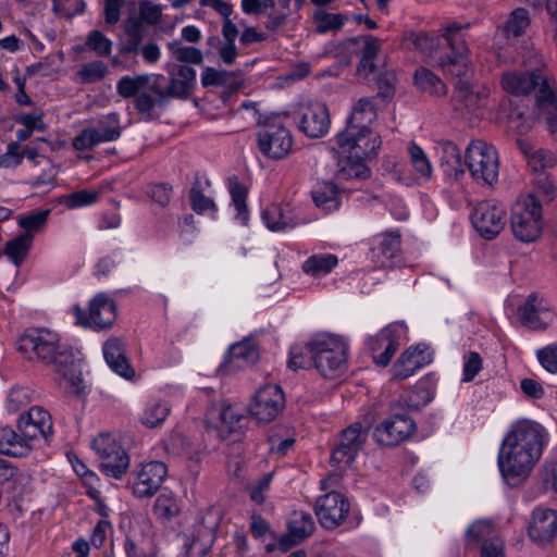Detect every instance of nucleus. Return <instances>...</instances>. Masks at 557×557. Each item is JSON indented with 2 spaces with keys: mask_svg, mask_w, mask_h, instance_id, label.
I'll return each mask as SVG.
<instances>
[{
  "mask_svg": "<svg viewBox=\"0 0 557 557\" xmlns=\"http://www.w3.org/2000/svg\"><path fill=\"white\" fill-rule=\"evenodd\" d=\"M169 82L163 74L151 73L120 78L116 89L121 97H135L136 111L150 119L157 107L165 106L170 99H187L196 86V71L186 64L166 66Z\"/></svg>",
  "mask_w": 557,
  "mask_h": 557,
  "instance_id": "nucleus-1",
  "label": "nucleus"
},
{
  "mask_svg": "<svg viewBox=\"0 0 557 557\" xmlns=\"http://www.w3.org/2000/svg\"><path fill=\"white\" fill-rule=\"evenodd\" d=\"M16 348L27 360L51 368L66 392L78 394L83 389L81 360L71 349L60 346L57 333L44 327H29L18 337Z\"/></svg>",
  "mask_w": 557,
  "mask_h": 557,
  "instance_id": "nucleus-2",
  "label": "nucleus"
},
{
  "mask_svg": "<svg viewBox=\"0 0 557 557\" xmlns=\"http://www.w3.org/2000/svg\"><path fill=\"white\" fill-rule=\"evenodd\" d=\"M547 441L548 434L539 422L523 419L513 423L498 453L503 478L513 484L525 479L540 460Z\"/></svg>",
  "mask_w": 557,
  "mask_h": 557,
  "instance_id": "nucleus-3",
  "label": "nucleus"
},
{
  "mask_svg": "<svg viewBox=\"0 0 557 557\" xmlns=\"http://www.w3.org/2000/svg\"><path fill=\"white\" fill-rule=\"evenodd\" d=\"M462 25L451 23L444 28L443 36L446 38L451 53L438 60L437 64L445 74L459 78L453 100L458 110L472 111L481 106L480 92H474L467 76L470 71L469 49L460 34Z\"/></svg>",
  "mask_w": 557,
  "mask_h": 557,
  "instance_id": "nucleus-4",
  "label": "nucleus"
},
{
  "mask_svg": "<svg viewBox=\"0 0 557 557\" xmlns=\"http://www.w3.org/2000/svg\"><path fill=\"white\" fill-rule=\"evenodd\" d=\"M418 392H410L393 405L394 412L380 422L374 431V441L382 446L393 447L409 440L417 431L416 422L407 412L398 409L418 410L420 403L414 397Z\"/></svg>",
  "mask_w": 557,
  "mask_h": 557,
  "instance_id": "nucleus-5",
  "label": "nucleus"
},
{
  "mask_svg": "<svg viewBox=\"0 0 557 557\" xmlns=\"http://www.w3.org/2000/svg\"><path fill=\"white\" fill-rule=\"evenodd\" d=\"M319 373L325 379H337L347 369L348 346L337 337L329 336L311 342L306 347Z\"/></svg>",
  "mask_w": 557,
  "mask_h": 557,
  "instance_id": "nucleus-6",
  "label": "nucleus"
},
{
  "mask_svg": "<svg viewBox=\"0 0 557 557\" xmlns=\"http://www.w3.org/2000/svg\"><path fill=\"white\" fill-rule=\"evenodd\" d=\"M376 112L374 104L370 98H361L354 106L352 111L347 120V125L336 136L337 145L345 149L351 147L367 148V144H372V140L376 138L372 137L369 125L375 120Z\"/></svg>",
  "mask_w": 557,
  "mask_h": 557,
  "instance_id": "nucleus-7",
  "label": "nucleus"
},
{
  "mask_svg": "<svg viewBox=\"0 0 557 557\" xmlns=\"http://www.w3.org/2000/svg\"><path fill=\"white\" fill-rule=\"evenodd\" d=\"M510 226L513 236L523 243L540 238L543 230L542 205L533 194L520 197L511 209Z\"/></svg>",
  "mask_w": 557,
  "mask_h": 557,
  "instance_id": "nucleus-8",
  "label": "nucleus"
},
{
  "mask_svg": "<svg viewBox=\"0 0 557 557\" xmlns=\"http://www.w3.org/2000/svg\"><path fill=\"white\" fill-rule=\"evenodd\" d=\"M502 86L504 90L515 96H523L532 90H536L540 106L557 102V96L550 85V78L542 69H535L532 72L512 71L504 73Z\"/></svg>",
  "mask_w": 557,
  "mask_h": 557,
  "instance_id": "nucleus-9",
  "label": "nucleus"
},
{
  "mask_svg": "<svg viewBox=\"0 0 557 557\" xmlns=\"http://www.w3.org/2000/svg\"><path fill=\"white\" fill-rule=\"evenodd\" d=\"M466 165L473 180L492 186L498 181L499 159L494 146L484 140H472L466 149Z\"/></svg>",
  "mask_w": 557,
  "mask_h": 557,
  "instance_id": "nucleus-10",
  "label": "nucleus"
},
{
  "mask_svg": "<svg viewBox=\"0 0 557 557\" xmlns=\"http://www.w3.org/2000/svg\"><path fill=\"white\" fill-rule=\"evenodd\" d=\"M406 333V326L401 323H391L375 335H370L364 342L373 362L379 367H387L400 346Z\"/></svg>",
  "mask_w": 557,
  "mask_h": 557,
  "instance_id": "nucleus-11",
  "label": "nucleus"
},
{
  "mask_svg": "<svg viewBox=\"0 0 557 557\" xmlns=\"http://www.w3.org/2000/svg\"><path fill=\"white\" fill-rule=\"evenodd\" d=\"M368 149L361 147H351L345 149L338 146V150L333 148V151L338 154L336 176L338 180H351L367 177L369 168L366 165L363 159L376 153L380 148L381 141L374 138L372 144L366 143Z\"/></svg>",
  "mask_w": 557,
  "mask_h": 557,
  "instance_id": "nucleus-12",
  "label": "nucleus"
},
{
  "mask_svg": "<svg viewBox=\"0 0 557 557\" xmlns=\"http://www.w3.org/2000/svg\"><path fill=\"white\" fill-rule=\"evenodd\" d=\"M126 533L125 552L127 557H154L156 548L150 536V522L143 517H124L121 522Z\"/></svg>",
  "mask_w": 557,
  "mask_h": 557,
  "instance_id": "nucleus-13",
  "label": "nucleus"
},
{
  "mask_svg": "<svg viewBox=\"0 0 557 557\" xmlns=\"http://www.w3.org/2000/svg\"><path fill=\"white\" fill-rule=\"evenodd\" d=\"M471 222L483 238L493 239L505 227L506 209L493 200L481 201L471 213Z\"/></svg>",
  "mask_w": 557,
  "mask_h": 557,
  "instance_id": "nucleus-14",
  "label": "nucleus"
},
{
  "mask_svg": "<svg viewBox=\"0 0 557 557\" xmlns=\"http://www.w3.org/2000/svg\"><path fill=\"white\" fill-rule=\"evenodd\" d=\"M521 324L532 331H545L556 318L549 301L537 293H531L517 308Z\"/></svg>",
  "mask_w": 557,
  "mask_h": 557,
  "instance_id": "nucleus-15",
  "label": "nucleus"
},
{
  "mask_svg": "<svg viewBox=\"0 0 557 557\" xmlns=\"http://www.w3.org/2000/svg\"><path fill=\"white\" fill-rule=\"evenodd\" d=\"M368 438V429L355 422L342 431L339 441L333 449L330 462L332 466H350L357 455L363 449Z\"/></svg>",
  "mask_w": 557,
  "mask_h": 557,
  "instance_id": "nucleus-16",
  "label": "nucleus"
},
{
  "mask_svg": "<svg viewBox=\"0 0 557 557\" xmlns=\"http://www.w3.org/2000/svg\"><path fill=\"white\" fill-rule=\"evenodd\" d=\"M258 147L271 159H283L293 147L290 132L280 122H269L258 132Z\"/></svg>",
  "mask_w": 557,
  "mask_h": 557,
  "instance_id": "nucleus-17",
  "label": "nucleus"
},
{
  "mask_svg": "<svg viewBox=\"0 0 557 557\" xmlns=\"http://www.w3.org/2000/svg\"><path fill=\"white\" fill-rule=\"evenodd\" d=\"M285 406V396L280 385L268 384L258 389L250 405V413L259 422L274 420Z\"/></svg>",
  "mask_w": 557,
  "mask_h": 557,
  "instance_id": "nucleus-18",
  "label": "nucleus"
},
{
  "mask_svg": "<svg viewBox=\"0 0 557 557\" xmlns=\"http://www.w3.org/2000/svg\"><path fill=\"white\" fill-rule=\"evenodd\" d=\"M17 430L24 444H28L32 451L36 441L40 437L47 440L52 434L51 416L44 408L34 406L20 417Z\"/></svg>",
  "mask_w": 557,
  "mask_h": 557,
  "instance_id": "nucleus-19",
  "label": "nucleus"
},
{
  "mask_svg": "<svg viewBox=\"0 0 557 557\" xmlns=\"http://www.w3.org/2000/svg\"><path fill=\"white\" fill-rule=\"evenodd\" d=\"M349 508V503L343 494L330 492L317 499L314 512L323 528L334 530L347 518Z\"/></svg>",
  "mask_w": 557,
  "mask_h": 557,
  "instance_id": "nucleus-20",
  "label": "nucleus"
},
{
  "mask_svg": "<svg viewBox=\"0 0 557 557\" xmlns=\"http://www.w3.org/2000/svg\"><path fill=\"white\" fill-rule=\"evenodd\" d=\"M168 473L165 463L150 461L143 463L133 482V494L137 498H150L161 487Z\"/></svg>",
  "mask_w": 557,
  "mask_h": 557,
  "instance_id": "nucleus-21",
  "label": "nucleus"
},
{
  "mask_svg": "<svg viewBox=\"0 0 557 557\" xmlns=\"http://www.w3.org/2000/svg\"><path fill=\"white\" fill-rule=\"evenodd\" d=\"M299 129L311 138L324 136L331 125V119L327 107L319 101L309 102L301 108L298 117Z\"/></svg>",
  "mask_w": 557,
  "mask_h": 557,
  "instance_id": "nucleus-22",
  "label": "nucleus"
},
{
  "mask_svg": "<svg viewBox=\"0 0 557 557\" xmlns=\"http://www.w3.org/2000/svg\"><path fill=\"white\" fill-rule=\"evenodd\" d=\"M528 533L539 546L553 542L557 535V511L548 508L534 509Z\"/></svg>",
  "mask_w": 557,
  "mask_h": 557,
  "instance_id": "nucleus-23",
  "label": "nucleus"
},
{
  "mask_svg": "<svg viewBox=\"0 0 557 557\" xmlns=\"http://www.w3.org/2000/svg\"><path fill=\"white\" fill-rule=\"evenodd\" d=\"M401 250V234L398 230L377 234L371 239V259L379 268L389 265V262Z\"/></svg>",
  "mask_w": 557,
  "mask_h": 557,
  "instance_id": "nucleus-24",
  "label": "nucleus"
},
{
  "mask_svg": "<svg viewBox=\"0 0 557 557\" xmlns=\"http://www.w3.org/2000/svg\"><path fill=\"white\" fill-rule=\"evenodd\" d=\"M432 352L425 345L419 344L406 349L393 366V376L405 380L422 367L431 363Z\"/></svg>",
  "mask_w": 557,
  "mask_h": 557,
  "instance_id": "nucleus-25",
  "label": "nucleus"
},
{
  "mask_svg": "<svg viewBox=\"0 0 557 557\" xmlns=\"http://www.w3.org/2000/svg\"><path fill=\"white\" fill-rule=\"evenodd\" d=\"M244 416L238 413L231 405H212L206 414L209 428L215 429L221 438L240 428Z\"/></svg>",
  "mask_w": 557,
  "mask_h": 557,
  "instance_id": "nucleus-26",
  "label": "nucleus"
},
{
  "mask_svg": "<svg viewBox=\"0 0 557 557\" xmlns=\"http://www.w3.org/2000/svg\"><path fill=\"white\" fill-rule=\"evenodd\" d=\"M440 166L443 173L455 180H458L465 173L461 151L459 147L450 140H442L436 145Z\"/></svg>",
  "mask_w": 557,
  "mask_h": 557,
  "instance_id": "nucleus-27",
  "label": "nucleus"
},
{
  "mask_svg": "<svg viewBox=\"0 0 557 557\" xmlns=\"http://www.w3.org/2000/svg\"><path fill=\"white\" fill-rule=\"evenodd\" d=\"M104 308V294L98 293L88 305L85 310L78 305H75L72 309L73 315L75 317L76 324L85 327L92 329L95 331H101L104 327V323L101 317Z\"/></svg>",
  "mask_w": 557,
  "mask_h": 557,
  "instance_id": "nucleus-28",
  "label": "nucleus"
},
{
  "mask_svg": "<svg viewBox=\"0 0 557 557\" xmlns=\"http://www.w3.org/2000/svg\"><path fill=\"white\" fill-rule=\"evenodd\" d=\"M129 467L131 458L126 449L115 441L107 444V476L122 480Z\"/></svg>",
  "mask_w": 557,
  "mask_h": 557,
  "instance_id": "nucleus-29",
  "label": "nucleus"
},
{
  "mask_svg": "<svg viewBox=\"0 0 557 557\" xmlns=\"http://www.w3.org/2000/svg\"><path fill=\"white\" fill-rule=\"evenodd\" d=\"M30 453V446L24 444L21 432L9 426L0 428V454L24 457Z\"/></svg>",
  "mask_w": 557,
  "mask_h": 557,
  "instance_id": "nucleus-30",
  "label": "nucleus"
},
{
  "mask_svg": "<svg viewBox=\"0 0 557 557\" xmlns=\"http://www.w3.org/2000/svg\"><path fill=\"white\" fill-rule=\"evenodd\" d=\"M201 85L203 87H223L234 91L240 88L243 82L234 72L206 67L201 74Z\"/></svg>",
  "mask_w": 557,
  "mask_h": 557,
  "instance_id": "nucleus-31",
  "label": "nucleus"
},
{
  "mask_svg": "<svg viewBox=\"0 0 557 557\" xmlns=\"http://www.w3.org/2000/svg\"><path fill=\"white\" fill-rule=\"evenodd\" d=\"M359 44H361V60L359 70L372 72L374 70L373 60L377 52L381 50L382 41L372 35H366L359 38H352L343 46H356Z\"/></svg>",
  "mask_w": 557,
  "mask_h": 557,
  "instance_id": "nucleus-32",
  "label": "nucleus"
},
{
  "mask_svg": "<svg viewBox=\"0 0 557 557\" xmlns=\"http://www.w3.org/2000/svg\"><path fill=\"white\" fill-rule=\"evenodd\" d=\"M209 185V181L201 182L200 178L196 177L189 190L190 207L197 214H214L218 210L214 200L203 193L205 187Z\"/></svg>",
  "mask_w": 557,
  "mask_h": 557,
  "instance_id": "nucleus-33",
  "label": "nucleus"
},
{
  "mask_svg": "<svg viewBox=\"0 0 557 557\" xmlns=\"http://www.w3.org/2000/svg\"><path fill=\"white\" fill-rule=\"evenodd\" d=\"M497 537L494 532L493 524L485 520H479L472 523L465 534V548L474 550L483 543L490 542Z\"/></svg>",
  "mask_w": 557,
  "mask_h": 557,
  "instance_id": "nucleus-34",
  "label": "nucleus"
},
{
  "mask_svg": "<svg viewBox=\"0 0 557 557\" xmlns=\"http://www.w3.org/2000/svg\"><path fill=\"white\" fill-rule=\"evenodd\" d=\"M171 412V406L162 399H153L146 404L140 416V423L148 429L160 426Z\"/></svg>",
  "mask_w": 557,
  "mask_h": 557,
  "instance_id": "nucleus-35",
  "label": "nucleus"
},
{
  "mask_svg": "<svg viewBox=\"0 0 557 557\" xmlns=\"http://www.w3.org/2000/svg\"><path fill=\"white\" fill-rule=\"evenodd\" d=\"M338 264V259L332 253L312 255L302 263V271L312 277H321L329 274Z\"/></svg>",
  "mask_w": 557,
  "mask_h": 557,
  "instance_id": "nucleus-36",
  "label": "nucleus"
},
{
  "mask_svg": "<svg viewBox=\"0 0 557 557\" xmlns=\"http://www.w3.org/2000/svg\"><path fill=\"white\" fill-rule=\"evenodd\" d=\"M259 359V350L251 339H245L230 347L228 360L240 368L253 364Z\"/></svg>",
  "mask_w": 557,
  "mask_h": 557,
  "instance_id": "nucleus-37",
  "label": "nucleus"
},
{
  "mask_svg": "<svg viewBox=\"0 0 557 557\" xmlns=\"http://www.w3.org/2000/svg\"><path fill=\"white\" fill-rule=\"evenodd\" d=\"M414 84L417 87L432 96L441 97L447 94V87L444 82L426 67H419L414 73Z\"/></svg>",
  "mask_w": 557,
  "mask_h": 557,
  "instance_id": "nucleus-38",
  "label": "nucleus"
},
{
  "mask_svg": "<svg viewBox=\"0 0 557 557\" xmlns=\"http://www.w3.org/2000/svg\"><path fill=\"white\" fill-rule=\"evenodd\" d=\"M289 536L293 544H299L314 531V522L310 513L295 511L288 523Z\"/></svg>",
  "mask_w": 557,
  "mask_h": 557,
  "instance_id": "nucleus-39",
  "label": "nucleus"
},
{
  "mask_svg": "<svg viewBox=\"0 0 557 557\" xmlns=\"http://www.w3.org/2000/svg\"><path fill=\"white\" fill-rule=\"evenodd\" d=\"M228 189L232 197V202L237 211L236 219L243 224L248 221V209L246 205L248 190L236 176L228 178Z\"/></svg>",
  "mask_w": 557,
  "mask_h": 557,
  "instance_id": "nucleus-40",
  "label": "nucleus"
},
{
  "mask_svg": "<svg viewBox=\"0 0 557 557\" xmlns=\"http://www.w3.org/2000/svg\"><path fill=\"white\" fill-rule=\"evenodd\" d=\"M262 219L267 227L274 232L292 230L297 225V222L285 215L282 208L272 205L268 207L263 213Z\"/></svg>",
  "mask_w": 557,
  "mask_h": 557,
  "instance_id": "nucleus-41",
  "label": "nucleus"
},
{
  "mask_svg": "<svg viewBox=\"0 0 557 557\" xmlns=\"http://www.w3.org/2000/svg\"><path fill=\"white\" fill-rule=\"evenodd\" d=\"M33 242L30 233H23L9 240L5 245L4 253L16 265H20L25 259Z\"/></svg>",
  "mask_w": 557,
  "mask_h": 557,
  "instance_id": "nucleus-42",
  "label": "nucleus"
},
{
  "mask_svg": "<svg viewBox=\"0 0 557 557\" xmlns=\"http://www.w3.org/2000/svg\"><path fill=\"white\" fill-rule=\"evenodd\" d=\"M101 198V190L82 189L61 198L67 209H77L82 207L90 206Z\"/></svg>",
  "mask_w": 557,
  "mask_h": 557,
  "instance_id": "nucleus-43",
  "label": "nucleus"
},
{
  "mask_svg": "<svg viewBox=\"0 0 557 557\" xmlns=\"http://www.w3.org/2000/svg\"><path fill=\"white\" fill-rule=\"evenodd\" d=\"M529 26L530 17L528 11L525 9L518 8L510 13L504 26V32L506 33L507 37H519Z\"/></svg>",
  "mask_w": 557,
  "mask_h": 557,
  "instance_id": "nucleus-44",
  "label": "nucleus"
},
{
  "mask_svg": "<svg viewBox=\"0 0 557 557\" xmlns=\"http://www.w3.org/2000/svg\"><path fill=\"white\" fill-rule=\"evenodd\" d=\"M410 162L416 172L423 178L430 180L432 176V165L424 151L414 143L408 147Z\"/></svg>",
  "mask_w": 557,
  "mask_h": 557,
  "instance_id": "nucleus-45",
  "label": "nucleus"
},
{
  "mask_svg": "<svg viewBox=\"0 0 557 557\" xmlns=\"http://www.w3.org/2000/svg\"><path fill=\"white\" fill-rule=\"evenodd\" d=\"M107 364L111 368L113 372L119 374L125 380H133L135 377V369L129 363L126 355H115L114 351H107Z\"/></svg>",
  "mask_w": 557,
  "mask_h": 557,
  "instance_id": "nucleus-46",
  "label": "nucleus"
},
{
  "mask_svg": "<svg viewBox=\"0 0 557 557\" xmlns=\"http://www.w3.org/2000/svg\"><path fill=\"white\" fill-rule=\"evenodd\" d=\"M314 20L318 23V33H326L330 30H338L347 18L343 14H333L320 10L314 13Z\"/></svg>",
  "mask_w": 557,
  "mask_h": 557,
  "instance_id": "nucleus-47",
  "label": "nucleus"
},
{
  "mask_svg": "<svg viewBox=\"0 0 557 557\" xmlns=\"http://www.w3.org/2000/svg\"><path fill=\"white\" fill-rule=\"evenodd\" d=\"M312 198L317 207L325 210L335 209L337 207V191L331 184H326L314 190Z\"/></svg>",
  "mask_w": 557,
  "mask_h": 557,
  "instance_id": "nucleus-48",
  "label": "nucleus"
},
{
  "mask_svg": "<svg viewBox=\"0 0 557 557\" xmlns=\"http://www.w3.org/2000/svg\"><path fill=\"white\" fill-rule=\"evenodd\" d=\"M534 193L535 197L540 201V203L543 202H550L556 197V186L552 178L547 175H540L534 183Z\"/></svg>",
  "mask_w": 557,
  "mask_h": 557,
  "instance_id": "nucleus-49",
  "label": "nucleus"
},
{
  "mask_svg": "<svg viewBox=\"0 0 557 557\" xmlns=\"http://www.w3.org/2000/svg\"><path fill=\"white\" fill-rule=\"evenodd\" d=\"M168 48L180 62L200 64L203 57L199 49L195 47H178L175 42H170Z\"/></svg>",
  "mask_w": 557,
  "mask_h": 557,
  "instance_id": "nucleus-50",
  "label": "nucleus"
},
{
  "mask_svg": "<svg viewBox=\"0 0 557 557\" xmlns=\"http://www.w3.org/2000/svg\"><path fill=\"white\" fill-rule=\"evenodd\" d=\"M528 157V163L534 171H542L546 168H552L556 163L554 153L549 150L539 149L532 153L524 150Z\"/></svg>",
  "mask_w": 557,
  "mask_h": 557,
  "instance_id": "nucleus-51",
  "label": "nucleus"
},
{
  "mask_svg": "<svg viewBox=\"0 0 557 557\" xmlns=\"http://www.w3.org/2000/svg\"><path fill=\"white\" fill-rule=\"evenodd\" d=\"M82 83L90 84L100 81L104 75V65L102 61H94L83 64L77 71Z\"/></svg>",
  "mask_w": 557,
  "mask_h": 557,
  "instance_id": "nucleus-52",
  "label": "nucleus"
},
{
  "mask_svg": "<svg viewBox=\"0 0 557 557\" xmlns=\"http://www.w3.org/2000/svg\"><path fill=\"white\" fill-rule=\"evenodd\" d=\"M30 403V392L26 387H14L8 395V409L18 411Z\"/></svg>",
  "mask_w": 557,
  "mask_h": 557,
  "instance_id": "nucleus-53",
  "label": "nucleus"
},
{
  "mask_svg": "<svg viewBox=\"0 0 557 557\" xmlns=\"http://www.w3.org/2000/svg\"><path fill=\"white\" fill-rule=\"evenodd\" d=\"M541 366L550 373H557V344L547 345L537 350Z\"/></svg>",
  "mask_w": 557,
  "mask_h": 557,
  "instance_id": "nucleus-54",
  "label": "nucleus"
},
{
  "mask_svg": "<svg viewBox=\"0 0 557 557\" xmlns=\"http://www.w3.org/2000/svg\"><path fill=\"white\" fill-rule=\"evenodd\" d=\"M140 18L149 25H156L160 22L162 7L149 0H141L138 5Z\"/></svg>",
  "mask_w": 557,
  "mask_h": 557,
  "instance_id": "nucleus-55",
  "label": "nucleus"
},
{
  "mask_svg": "<svg viewBox=\"0 0 557 557\" xmlns=\"http://www.w3.org/2000/svg\"><path fill=\"white\" fill-rule=\"evenodd\" d=\"M102 135L95 128H85L73 140V146L77 150H86L102 141Z\"/></svg>",
  "mask_w": 557,
  "mask_h": 557,
  "instance_id": "nucleus-56",
  "label": "nucleus"
},
{
  "mask_svg": "<svg viewBox=\"0 0 557 557\" xmlns=\"http://www.w3.org/2000/svg\"><path fill=\"white\" fill-rule=\"evenodd\" d=\"M49 213V210H41L27 215H22L18 219V225L26 231L25 233L37 231L46 223Z\"/></svg>",
  "mask_w": 557,
  "mask_h": 557,
  "instance_id": "nucleus-57",
  "label": "nucleus"
},
{
  "mask_svg": "<svg viewBox=\"0 0 557 557\" xmlns=\"http://www.w3.org/2000/svg\"><path fill=\"white\" fill-rule=\"evenodd\" d=\"M482 370V358L478 352L471 351L466 356L463 363V381L470 382Z\"/></svg>",
  "mask_w": 557,
  "mask_h": 557,
  "instance_id": "nucleus-58",
  "label": "nucleus"
},
{
  "mask_svg": "<svg viewBox=\"0 0 557 557\" xmlns=\"http://www.w3.org/2000/svg\"><path fill=\"white\" fill-rule=\"evenodd\" d=\"M18 150V143L9 144L7 152L0 157V168L9 169L20 165L23 160V154H21Z\"/></svg>",
  "mask_w": 557,
  "mask_h": 557,
  "instance_id": "nucleus-59",
  "label": "nucleus"
},
{
  "mask_svg": "<svg viewBox=\"0 0 557 557\" xmlns=\"http://www.w3.org/2000/svg\"><path fill=\"white\" fill-rule=\"evenodd\" d=\"M379 96L391 98L395 92L396 76L393 72H385L376 78Z\"/></svg>",
  "mask_w": 557,
  "mask_h": 557,
  "instance_id": "nucleus-60",
  "label": "nucleus"
},
{
  "mask_svg": "<svg viewBox=\"0 0 557 557\" xmlns=\"http://www.w3.org/2000/svg\"><path fill=\"white\" fill-rule=\"evenodd\" d=\"M172 187L168 184H154L149 187L148 195L157 203L165 206L170 202Z\"/></svg>",
  "mask_w": 557,
  "mask_h": 557,
  "instance_id": "nucleus-61",
  "label": "nucleus"
},
{
  "mask_svg": "<svg viewBox=\"0 0 557 557\" xmlns=\"http://www.w3.org/2000/svg\"><path fill=\"white\" fill-rule=\"evenodd\" d=\"M309 363V359L305 352V348L299 346H294L290 348L289 358L287 361V366L289 369L297 371L299 369H305Z\"/></svg>",
  "mask_w": 557,
  "mask_h": 557,
  "instance_id": "nucleus-62",
  "label": "nucleus"
},
{
  "mask_svg": "<svg viewBox=\"0 0 557 557\" xmlns=\"http://www.w3.org/2000/svg\"><path fill=\"white\" fill-rule=\"evenodd\" d=\"M274 5V0H242V9L246 14H261Z\"/></svg>",
  "mask_w": 557,
  "mask_h": 557,
  "instance_id": "nucleus-63",
  "label": "nucleus"
},
{
  "mask_svg": "<svg viewBox=\"0 0 557 557\" xmlns=\"http://www.w3.org/2000/svg\"><path fill=\"white\" fill-rule=\"evenodd\" d=\"M481 557H504V543L497 536L490 542L483 543Z\"/></svg>",
  "mask_w": 557,
  "mask_h": 557,
  "instance_id": "nucleus-64",
  "label": "nucleus"
}]
</instances>
